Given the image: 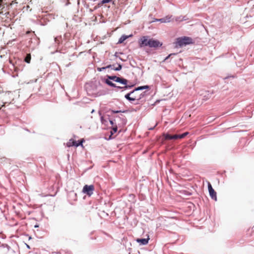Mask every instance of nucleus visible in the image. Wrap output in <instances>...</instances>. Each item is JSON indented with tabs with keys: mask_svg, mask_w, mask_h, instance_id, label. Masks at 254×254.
Here are the masks:
<instances>
[{
	"mask_svg": "<svg viewBox=\"0 0 254 254\" xmlns=\"http://www.w3.org/2000/svg\"><path fill=\"white\" fill-rule=\"evenodd\" d=\"M101 121L102 124H105L106 122V121L104 119L103 117H101Z\"/></svg>",
	"mask_w": 254,
	"mask_h": 254,
	"instance_id": "nucleus-19",
	"label": "nucleus"
},
{
	"mask_svg": "<svg viewBox=\"0 0 254 254\" xmlns=\"http://www.w3.org/2000/svg\"><path fill=\"white\" fill-rule=\"evenodd\" d=\"M131 96H137L135 95V93H134L133 94V95H131Z\"/></svg>",
	"mask_w": 254,
	"mask_h": 254,
	"instance_id": "nucleus-24",
	"label": "nucleus"
},
{
	"mask_svg": "<svg viewBox=\"0 0 254 254\" xmlns=\"http://www.w3.org/2000/svg\"><path fill=\"white\" fill-rule=\"evenodd\" d=\"M122 65L120 64H119L118 65V67L115 66L114 65H108L106 67H103L102 68H98V70L100 71H102L103 69H105L106 68H112V69L116 71L120 70L122 69Z\"/></svg>",
	"mask_w": 254,
	"mask_h": 254,
	"instance_id": "nucleus-8",
	"label": "nucleus"
},
{
	"mask_svg": "<svg viewBox=\"0 0 254 254\" xmlns=\"http://www.w3.org/2000/svg\"><path fill=\"white\" fill-rule=\"evenodd\" d=\"M110 123H111V124L112 125H113V121H111V120H110Z\"/></svg>",
	"mask_w": 254,
	"mask_h": 254,
	"instance_id": "nucleus-23",
	"label": "nucleus"
},
{
	"mask_svg": "<svg viewBox=\"0 0 254 254\" xmlns=\"http://www.w3.org/2000/svg\"><path fill=\"white\" fill-rule=\"evenodd\" d=\"M149 240V237L145 239H137L136 242L139 243L140 245H145L148 244V240Z\"/></svg>",
	"mask_w": 254,
	"mask_h": 254,
	"instance_id": "nucleus-9",
	"label": "nucleus"
},
{
	"mask_svg": "<svg viewBox=\"0 0 254 254\" xmlns=\"http://www.w3.org/2000/svg\"><path fill=\"white\" fill-rule=\"evenodd\" d=\"M119 111H116V112H114V113H119Z\"/></svg>",
	"mask_w": 254,
	"mask_h": 254,
	"instance_id": "nucleus-25",
	"label": "nucleus"
},
{
	"mask_svg": "<svg viewBox=\"0 0 254 254\" xmlns=\"http://www.w3.org/2000/svg\"><path fill=\"white\" fill-rule=\"evenodd\" d=\"M170 19H171V17L167 16V17H166L165 18L159 19L158 20L161 22L165 23V22H170Z\"/></svg>",
	"mask_w": 254,
	"mask_h": 254,
	"instance_id": "nucleus-11",
	"label": "nucleus"
},
{
	"mask_svg": "<svg viewBox=\"0 0 254 254\" xmlns=\"http://www.w3.org/2000/svg\"><path fill=\"white\" fill-rule=\"evenodd\" d=\"M12 3H17V2L16 1V0H12L11 1V4Z\"/></svg>",
	"mask_w": 254,
	"mask_h": 254,
	"instance_id": "nucleus-22",
	"label": "nucleus"
},
{
	"mask_svg": "<svg viewBox=\"0 0 254 254\" xmlns=\"http://www.w3.org/2000/svg\"><path fill=\"white\" fill-rule=\"evenodd\" d=\"M31 61V55L30 54H27L26 57L25 58L24 61L27 63L29 64Z\"/></svg>",
	"mask_w": 254,
	"mask_h": 254,
	"instance_id": "nucleus-13",
	"label": "nucleus"
},
{
	"mask_svg": "<svg viewBox=\"0 0 254 254\" xmlns=\"http://www.w3.org/2000/svg\"><path fill=\"white\" fill-rule=\"evenodd\" d=\"M127 36L123 35L120 39L118 41V43H122L124 41H125L127 38Z\"/></svg>",
	"mask_w": 254,
	"mask_h": 254,
	"instance_id": "nucleus-16",
	"label": "nucleus"
},
{
	"mask_svg": "<svg viewBox=\"0 0 254 254\" xmlns=\"http://www.w3.org/2000/svg\"><path fill=\"white\" fill-rule=\"evenodd\" d=\"M105 83L112 87L117 88V86H116L115 84L111 81L108 78L105 80Z\"/></svg>",
	"mask_w": 254,
	"mask_h": 254,
	"instance_id": "nucleus-12",
	"label": "nucleus"
},
{
	"mask_svg": "<svg viewBox=\"0 0 254 254\" xmlns=\"http://www.w3.org/2000/svg\"><path fill=\"white\" fill-rule=\"evenodd\" d=\"M94 189V186L92 185L89 186L86 185L83 187L82 192L90 196L93 194Z\"/></svg>",
	"mask_w": 254,
	"mask_h": 254,
	"instance_id": "nucleus-4",
	"label": "nucleus"
},
{
	"mask_svg": "<svg viewBox=\"0 0 254 254\" xmlns=\"http://www.w3.org/2000/svg\"><path fill=\"white\" fill-rule=\"evenodd\" d=\"M208 189L209 192V194L211 196V197L214 199L215 200H217V196H216V192L214 190V189L212 188L211 185L210 183H208Z\"/></svg>",
	"mask_w": 254,
	"mask_h": 254,
	"instance_id": "nucleus-7",
	"label": "nucleus"
},
{
	"mask_svg": "<svg viewBox=\"0 0 254 254\" xmlns=\"http://www.w3.org/2000/svg\"><path fill=\"white\" fill-rule=\"evenodd\" d=\"M107 77L108 79H109L110 80H113L116 82L118 81V79L119 78V77H117L116 76H109V75H108Z\"/></svg>",
	"mask_w": 254,
	"mask_h": 254,
	"instance_id": "nucleus-14",
	"label": "nucleus"
},
{
	"mask_svg": "<svg viewBox=\"0 0 254 254\" xmlns=\"http://www.w3.org/2000/svg\"><path fill=\"white\" fill-rule=\"evenodd\" d=\"M163 136L165 137V139L169 140L172 139V135L169 134H164Z\"/></svg>",
	"mask_w": 254,
	"mask_h": 254,
	"instance_id": "nucleus-17",
	"label": "nucleus"
},
{
	"mask_svg": "<svg viewBox=\"0 0 254 254\" xmlns=\"http://www.w3.org/2000/svg\"><path fill=\"white\" fill-rule=\"evenodd\" d=\"M149 86L147 85L142 86L138 87L133 90L132 92L126 94L125 95V98L128 100L130 101H134L135 100H139L142 97L141 94L139 95V96H131V95H133V94L136 91L140 90H143L145 89H148Z\"/></svg>",
	"mask_w": 254,
	"mask_h": 254,
	"instance_id": "nucleus-3",
	"label": "nucleus"
},
{
	"mask_svg": "<svg viewBox=\"0 0 254 254\" xmlns=\"http://www.w3.org/2000/svg\"><path fill=\"white\" fill-rule=\"evenodd\" d=\"M4 8L3 0H0V14L2 13V9Z\"/></svg>",
	"mask_w": 254,
	"mask_h": 254,
	"instance_id": "nucleus-15",
	"label": "nucleus"
},
{
	"mask_svg": "<svg viewBox=\"0 0 254 254\" xmlns=\"http://www.w3.org/2000/svg\"><path fill=\"white\" fill-rule=\"evenodd\" d=\"M83 141V139H82L79 142H77L75 140L71 138L66 143V146L69 147L71 146L77 147L79 145L82 146V143Z\"/></svg>",
	"mask_w": 254,
	"mask_h": 254,
	"instance_id": "nucleus-5",
	"label": "nucleus"
},
{
	"mask_svg": "<svg viewBox=\"0 0 254 254\" xmlns=\"http://www.w3.org/2000/svg\"><path fill=\"white\" fill-rule=\"evenodd\" d=\"M188 134V132H185L182 134L178 135V134H175L172 135V139H182L183 138H184L187 134Z\"/></svg>",
	"mask_w": 254,
	"mask_h": 254,
	"instance_id": "nucleus-10",
	"label": "nucleus"
},
{
	"mask_svg": "<svg viewBox=\"0 0 254 254\" xmlns=\"http://www.w3.org/2000/svg\"><path fill=\"white\" fill-rule=\"evenodd\" d=\"M140 47L148 46L150 48H157L162 45L158 40L152 38L149 39L147 36H143L139 40Z\"/></svg>",
	"mask_w": 254,
	"mask_h": 254,
	"instance_id": "nucleus-1",
	"label": "nucleus"
},
{
	"mask_svg": "<svg viewBox=\"0 0 254 254\" xmlns=\"http://www.w3.org/2000/svg\"><path fill=\"white\" fill-rule=\"evenodd\" d=\"M113 130H114V132H116V131H117V127H114L113 128Z\"/></svg>",
	"mask_w": 254,
	"mask_h": 254,
	"instance_id": "nucleus-21",
	"label": "nucleus"
},
{
	"mask_svg": "<svg viewBox=\"0 0 254 254\" xmlns=\"http://www.w3.org/2000/svg\"><path fill=\"white\" fill-rule=\"evenodd\" d=\"M192 43V39L190 37L187 36L178 38L176 39V41L175 42L176 48H181L183 46H186L187 45Z\"/></svg>",
	"mask_w": 254,
	"mask_h": 254,
	"instance_id": "nucleus-2",
	"label": "nucleus"
},
{
	"mask_svg": "<svg viewBox=\"0 0 254 254\" xmlns=\"http://www.w3.org/2000/svg\"><path fill=\"white\" fill-rule=\"evenodd\" d=\"M175 55V54H171L168 57H167L165 59V60H167L169 57H170L172 55Z\"/></svg>",
	"mask_w": 254,
	"mask_h": 254,
	"instance_id": "nucleus-20",
	"label": "nucleus"
},
{
	"mask_svg": "<svg viewBox=\"0 0 254 254\" xmlns=\"http://www.w3.org/2000/svg\"><path fill=\"white\" fill-rule=\"evenodd\" d=\"M117 82L125 85L124 87L117 86V88L119 89H127L128 87L130 88L132 86V85H127L128 81L127 79L119 77V79H118Z\"/></svg>",
	"mask_w": 254,
	"mask_h": 254,
	"instance_id": "nucleus-6",
	"label": "nucleus"
},
{
	"mask_svg": "<svg viewBox=\"0 0 254 254\" xmlns=\"http://www.w3.org/2000/svg\"><path fill=\"white\" fill-rule=\"evenodd\" d=\"M111 1V0H103L102 1V3L103 4H104V3H106L110 2Z\"/></svg>",
	"mask_w": 254,
	"mask_h": 254,
	"instance_id": "nucleus-18",
	"label": "nucleus"
}]
</instances>
